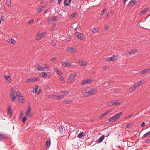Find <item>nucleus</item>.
<instances>
[{"mask_svg":"<svg viewBox=\"0 0 150 150\" xmlns=\"http://www.w3.org/2000/svg\"><path fill=\"white\" fill-rule=\"evenodd\" d=\"M6 138L5 136H4L3 134H0V140H2Z\"/></svg>","mask_w":150,"mask_h":150,"instance_id":"nucleus-29","label":"nucleus"},{"mask_svg":"<svg viewBox=\"0 0 150 150\" xmlns=\"http://www.w3.org/2000/svg\"><path fill=\"white\" fill-rule=\"evenodd\" d=\"M4 76L5 79H6V82L8 83H10L12 82V79L9 75L6 76V75H4Z\"/></svg>","mask_w":150,"mask_h":150,"instance_id":"nucleus-7","label":"nucleus"},{"mask_svg":"<svg viewBox=\"0 0 150 150\" xmlns=\"http://www.w3.org/2000/svg\"><path fill=\"white\" fill-rule=\"evenodd\" d=\"M115 59V57H109L108 59L107 60H108L109 61H113Z\"/></svg>","mask_w":150,"mask_h":150,"instance_id":"nucleus-26","label":"nucleus"},{"mask_svg":"<svg viewBox=\"0 0 150 150\" xmlns=\"http://www.w3.org/2000/svg\"><path fill=\"white\" fill-rule=\"evenodd\" d=\"M54 70L56 73L59 74V76L61 75L62 73L56 67L54 68Z\"/></svg>","mask_w":150,"mask_h":150,"instance_id":"nucleus-20","label":"nucleus"},{"mask_svg":"<svg viewBox=\"0 0 150 150\" xmlns=\"http://www.w3.org/2000/svg\"><path fill=\"white\" fill-rule=\"evenodd\" d=\"M67 0H64V6H68L69 5V3L67 2Z\"/></svg>","mask_w":150,"mask_h":150,"instance_id":"nucleus-38","label":"nucleus"},{"mask_svg":"<svg viewBox=\"0 0 150 150\" xmlns=\"http://www.w3.org/2000/svg\"><path fill=\"white\" fill-rule=\"evenodd\" d=\"M33 19H32L29 21L28 22V24H31L32 22H33Z\"/></svg>","mask_w":150,"mask_h":150,"instance_id":"nucleus-47","label":"nucleus"},{"mask_svg":"<svg viewBox=\"0 0 150 150\" xmlns=\"http://www.w3.org/2000/svg\"><path fill=\"white\" fill-rule=\"evenodd\" d=\"M94 81L93 79L90 78L87 79L83 80L81 82V85H83L85 84H88L93 83Z\"/></svg>","mask_w":150,"mask_h":150,"instance_id":"nucleus-3","label":"nucleus"},{"mask_svg":"<svg viewBox=\"0 0 150 150\" xmlns=\"http://www.w3.org/2000/svg\"><path fill=\"white\" fill-rule=\"evenodd\" d=\"M135 86H136V87H139V86L141 85L140 83V81H139L137 83L135 84Z\"/></svg>","mask_w":150,"mask_h":150,"instance_id":"nucleus-36","label":"nucleus"},{"mask_svg":"<svg viewBox=\"0 0 150 150\" xmlns=\"http://www.w3.org/2000/svg\"><path fill=\"white\" fill-rule=\"evenodd\" d=\"M128 146L129 147H131L133 145V144H130L129 143H127Z\"/></svg>","mask_w":150,"mask_h":150,"instance_id":"nucleus-60","label":"nucleus"},{"mask_svg":"<svg viewBox=\"0 0 150 150\" xmlns=\"http://www.w3.org/2000/svg\"><path fill=\"white\" fill-rule=\"evenodd\" d=\"M15 42V41L12 39L9 41V43H10L14 44Z\"/></svg>","mask_w":150,"mask_h":150,"instance_id":"nucleus-33","label":"nucleus"},{"mask_svg":"<svg viewBox=\"0 0 150 150\" xmlns=\"http://www.w3.org/2000/svg\"><path fill=\"white\" fill-rule=\"evenodd\" d=\"M24 100V98L22 96V95H21V97H20V98H19L18 99V100H20L19 101V102L20 103H22L23 102V100Z\"/></svg>","mask_w":150,"mask_h":150,"instance_id":"nucleus-27","label":"nucleus"},{"mask_svg":"<svg viewBox=\"0 0 150 150\" xmlns=\"http://www.w3.org/2000/svg\"><path fill=\"white\" fill-rule=\"evenodd\" d=\"M79 63L80 64V65L82 66H85L87 64V62H85L82 60L79 61Z\"/></svg>","mask_w":150,"mask_h":150,"instance_id":"nucleus-17","label":"nucleus"},{"mask_svg":"<svg viewBox=\"0 0 150 150\" xmlns=\"http://www.w3.org/2000/svg\"><path fill=\"white\" fill-rule=\"evenodd\" d=\"M77 33L75 34V36H77L78 38L81 40H83L85 38V35L83 33L77 32Z\"/></svg>","mask_w":150,"mask_h":150,"instance_id":"nucleus-4","label":"nucleus"},{"mask_svg":"<svg viewBox=\"0 0 150 150\" xmlns=\"http://www.w3.org/2000/svg\"><path fill=\"white\" fill-rule=\"evenodd\" d=\"M7 114L9 115L10 117L12 116V111L11 107L10 105L8 106V108L7 110Z\"/></svg>","mask_w":150,"mask_h":150,"instance_id":"nucleus-8","label":"nucleus"},{"mask_svg":"<svg viewBox=\"0 0 150 150\" xmlns=\"http://www.w3.org/2000/svg\"><path fill=\"white\" fill-rule=\"evenodd\" d=\"M136 88V86H135V85H134L133 86H132L131 87V88L129 89V90L130 91H132L134 89H135Z\"/></svg>","mask_w":150,"mask_h":150,"instance_id":"nucleus-30","label":"nucleus"},{"mask_svg":"<svg viewBox=\"0 0 150 150\" xmlns=\"http://www.w3.org/2000/svg\"><path fill=\"white\" fill-rule=\"evenodd\" d=\"M34 79L33 77H32L30 78V79H27V82H34Z\"/></svg>","mask_w":150,"mask_h":150,"instance_id":"nucleus-28","label":"nucleus"},{"mask_svg":"<svg viewBox=\"0 0 150 150\" xmlns=\"http://www.w3.org/2000/svg\"><path fill=\"white\" fill-rule=\"evenodd\" d=\"M62 0H59L58 1V3L59 4L62 1Z\"/></svg>","mask_w":150,"mask_h":150,"instance_id":"nucleus-64","label":"nucleus"},{"mask_svg":"<svg viewBox=\"0 0 150 150\" xmlns=\"http://www.w3.org/2000/svg\"><path fill=\"white\" fill-rule=\"evenodd\" d=\"M42 92V90L41 89L39 90L38 91V94H40Z\"/></svg>","mask_w":150,"mask_h":150,"instance_id":"nucleus-56","label":"nucleus"},{"mask_svg":"<svg viewBox=\"0 0 150 150\" xmlns=\"http://www.w3.org/2000/svg\"><path fill=\"white\" fill-rule=\"evenodd\" d=\"M105 135H103L101 136L99 139L97 143H100L104 139Z\"/></svg>","mask_w":150,"mask_h":150,"instance_id":"nucleus-15","label":"nucleus"},{"mask_svg":"<svg viewBox=\"0 0 150 150\" xmlns=\"http://www.w3.org/2000/svg\"><path fill=\"white\" fill-rule=\"evenodd\" d=\"M59 98H58V99L59 100H60L62 99L63 97L64 96V95H59Z\"/></svg>","mask_w":150,"mask_h":150,"instance_id":"nucleus-43","label":"nucleus"},{"mask_svg":"<svg viewBox=\"0 0 150 150\" xmlns=\"http://www.w3.org/2000/svg\"><path fill=\"white\" fill-rule=\"evenodd\" d=\"M62 92H64V96L68 95V94L69 92L68 91H62Z\"/></svg>","mask_w":150,"mask_h":150,"instance_id":"nucleus-41","label":"nucleus"},{"mask_svg":"<svg viewBox=\"0 0 150 150\" xmlns=\"http://www.w3.org/2000/svg\"><path fill=\"white\" fill-rule=\"evenodd\" d=\"M122 112L117 113L114 116L109 119V121L110 122L112 120H118L120 118V115L122 114Z\"/></svg>","mask_w":150,"mask_h":150,"instance_id":"nucleus-2","label":"nucleus"},{"mask_svg":"<svg viewBox=\"0 0 150 150\" xmlns=\"http://www.w3.org/2000/svg\"><path fill=\"white\" fill-rule=\"evenodd\" d=\"M106 10L105 8H104L103 9L101 12V13L100 14V15L102 16L104 13V12H105V10Z\"/></svg>","mask_w":150,"mask_h":150,"instance_id":"nucleus-45","label":"nucleus"},{"mask_svg":"<svg viewBox=\"0 0 150 150\" xmlns=\"http://www.w3.org/2000/svg\"><path fill=\"white\" fill-rule=\"evenodd\" d=\"M43 36V34H37V38L36 39V40H40V39Z\"/></svg>","mask_w":150,"mask_h":150,"instance_id":"nucleus-22","label":"nucleus"},{"mask_svg":"<svg viewBox=\"0 0 150 150\" xmlns=\"http://www.w3.org/2000/svg\"><path fill=\"white\" fill-rule=\"evenodd\" d=\"M27 119V118L25 116L23 117L22 119V122L23 123H24L26 121Z\"/></svg>","mask_w":150,"mask_h":150,"instance_id":"nucleus-40","label":"nucleus"},{"mask_svg":"<svg viewBox=\"0 0 150 150\" xmlns=\"http://www.w3.org/2000/svg\"><path fill=\"white\" fill-rule=\"evenodd\" d=\"M109 68V67L108 66H104L103 68V69L105 70L108 69Z\"/></svg>","mask_w":150,"mask_h":150,"instance_id":"nucleus-50","label":"nucleus"},{"mask_svg":"<svg viewBox=\"0 0 150 150\" xmlns=\"http://www.w3.org/2000/svg\"><path fill=\"white\" fill-rule=\"evenodd\" d=\"M59 80L61 81H64V78L62 76H61L60 78H59Z\"/></svg>","mask_w":150,"mask_h":150,"instance_id":"nucleus-46","label":"nucleus"},{"mask_svg":"<svg viewBox=\"0 0 150 150\" xmlns=\"http://www.w3.org/2000/svg\"><path fill=\"white\" fill-rule=\"evenodd\" d=\"M45 67H46V68L47 69H48V67L47 66V64H45Z\"/></svg>","mask_w":150,"mask_h":150,"instance_id":"nucleus-63","label":"nucleus"},{"mask_svg":"<svg viewBox=\"0 0 150 150\" xmlns=\"http://www.w3.org/2000/svg\"><path fill=\"white\" fill-rule=\"evenodd\" d=\"M84 135L83 133L82 132H80V133L78 134L77 137L79 138H82Z\"/></svg>","mask_w":150,"mask_h":150,"instance_id":"nucleus-24","label":"nucleus"},{"mask_svg":"<svg viewBox=\"0 0 150 150\" xmlns=\"http://www.w3.org/2000/svg\"><path fill=\"white\" fill-rule=\"evenodd\" d=\"M71 40V39L70 37H68L67 38V40L68 41H70Z\"/></svg>","mask_w":150,"mask_h":150,"instance_id":"nucleus-55","label":"nucleus"},{"mask_svg":"<svg viewBox=\"0 0 150 150\" xmlns=\"http://www.w3.org/2000/svg\"><path fill=\"white\" fill-rule=\"evenodd\" d=\"M128 6L130 7H131L133 6V4L132 3L131 1L128 4Z\"/></svg>","mask_w":150,"mask_h":150,"instance_id":"nucleus-35","label":"nucleus"},{"mask_svg":"<svg viewBox=\"0 0 150 150\" xmlns=\"http://www.w3.org/2000/svg\"><path fill=\"white\" fill-rule=\"evenodd\" d=\"M133 115V114H131L130 115H129L128 116V117H132V116Z\"/></svg>","mask_w":150,"mask_h":150,"instance_id":"nucleus-61","label":"nucleus"},{"mask_svg":"<svg viewBox=\"0 0 150 150\" xmlns=\"http://www.w3.org/2000/svg\"><path fill=\"white\" fill-rule=\"evenodd\" d=\"M62 64L66 67H69L71 65V63L68 62L64 61L62 62Z\"/></svg>","mask_w":150,"mask_h":150,"instance_id":"nucleus-10","label":"nucleus"},{"mask_svg":"<svg viewBox=\"0 0 150 150\" xmlns=\"http://www.w3.org/2000/svg\"><path fill=\"white\" fill-rule=\"evenodd\" d=\"M127 0H122L123 1L124 3V4L125 5L126 4V2L127 1Z\"/></svg>","mask_w":150,"mask_h":150,"instance_id":"nucleus-58","label":"nucleus"},{"mask_svg":"<svg viewBox=\"0 0 150 150\" xmlns=\"http://www.w3.org/2000/svg\"><path fill=\"white\" fill-rule=\"evenodd\" d=\"M57 20V18L56 17H54L53 18H51L49 19V20L51 21H52L54 20Z\"/></svg>","mask_w":150,"mask_h":150,"instance_id":"nucleus-31","label":"nucleus"},{"mask_svg":"<svg viewBox=\"0 0 150 150\" xmlns=\"http://www.w3.org/2000/svg\"><path fill=\"white\" fill-rule=\"evenodd\" d=\"M43 7H44V6H43L42 7H41V8H38L37 9V11H41L42 10V8H43Z\"/></svg>","mask_w":150,"mask_h":150,"instance_id":"nucleus-53","label":"nucleus"},{"mask_svg":"<svg viewBox=\"0 0 150 150\" xmlns=\"http://www.w3.org/2000/svg\"><path fill=\"white\" fill-rule=\"evenodd\" d=\"M46 144L47 146V148H48L49 146L51 145V140L50 138H49V139H47L46 142Z\"/></svg>","mask_w":150,"mask_h":150,"instance_id":"nucleus-18","label":"nucleus"},{"mask_svg":"<svg viewBox=\"0 0 150 150\" xmlns=\"http://www.w3.org/2000/svg\"><path fill=\"white\" fill-rule=\"evenodd\" d=\"M132 3V4H133V5L136 2V0H131Z\"/></svg>","mask_w":150,"mask_h":150,"instance_id":"nucleus-54","label":"nucleus"},{"mask_svg":"<svg viewBox=\"0 0 150 150\" xmlns=\"http://www.w3.org/2000/svg\"><path fill=\"white\" fill-rule=\"evenodd\" d=\"M76 75V73H73L69 77L70 80L72 81L73 79L74 78V77Z\"/></svg>","mask_w":150,"mask_h":150,"instance_id":"nucleus-19","label":"nucleus"},{"mask_svg":"<svg viewBox=\"0 0 150 150\" xmlns=\"http://www.w3.org/2000/svg\"><path fill=\"white\" fill-rule=\"evenodd\" d=\"M10 1V0H7V4L8 6H11V1Z\"/></svg>","mask_w":150,"mask_h":150,"instance_id":"nucleus-37","label":"nucleus"},{"mask_svg":"<svg viewBox=\"0 0 150 150\" xmlns=\"http://www.w3.org/2000/svg\"><path fill=\"white\" fill-rule=\"evenodd\" d=\"M145 125V123L144 122H142V124L141 125V126L142 127H143Z\"/></svg>","mask_w":150,"mask_h":150,"instance_id":"nucleus-49","label":"nucleus"},{"mask_svg":"<svg viewBox=\"0 0 150 150\" xmlns=\"http://www.w3.org/2000/svg\"><path fill=\"white\" fill-rule=\"evenodd\" d=\"M137 51V49H132L128 51L127 52H126L125 54L126 55H128L129 54L132 53L133 52H134Z\"/></svg>","mask_w":150,"mask_h":150,"instance_id":"nucleus-12","label":"nucleus"},{"mask_svg":"<svg viewBox=\"0 0 150 150\" xmlns=\"http://www.w3.org/2000/svg\"><path fill=\"white\" fill-rule=\"evenodd\" d=\"M15 91L12 88H11L10 97L12 99V101H14L15 100V98H16V97L15 94Z\"/></svg>","mask_w":150,"mask_h":150,"instance_id":"nucleus-5","label":"nucleus"},{"mask_svg":"<svg viewBox=\"0 0 150 150\" xmlns=\"http://www.w3.org/2000/svg\"><path fill=\"white\" fill-rule=\"evenodd\" d=\"M110 112L109 111H106L104 113H102L101 115L100 116V118H102L103 117L104 115H106L107 114L109 113V112Z\"/></svg>","mask_w":150,"mask_h":150,"instance_id":"nucleus-25","label":"nucleus"},{"mask_svg":"<svg viewBox=\"0 0 150 150\" xmlns=\"http://www.w3.org/2000/svg\"><path fill=\"white\" fill-rule=\"evenodd\" d=\"M67 50L68 52L73 53H75V49L73 47H68L67 49Z\"/></svg>","mask_w":150,"mask_h":150,"instance_id":"nucleus-11","label":"nucleus"},{"mask_svg":"<svg viewBox=\"0 0 150 150\" xmlns=\"http://www.w3.org/2000/svg\"><path fill=\"white\" fill-rule=\"evenodd\" d=\"M31 106L30 105V103H28V110L26 112V114L27 115H29L30 114V113L31 112Z\"/></svg>","mask_w":150,"mask_h":150,"instance_id":"nucleus-13","label":"nucleus"},{"mask_svg":"<svg viewBox=\"0 0 150 150\" xmlns=\"http://www.w3.org/2000/svg\"><path fill=\"white\" fill-rule=\"evenodd\" d=\"M109 28V26L108 25H106L105 27V30H107Z\"/></svg>","mask_w":150,"mask_h":150,"instance_id":"nucleus-52","label":"nucleus"},{"mask_svg":"<svg viewBox=\"0 0 150 150\" xmlns=\"http://www.w3.org/2000/svg\"><path fill=\"white\" fill-rule=\"evenodd\" d=\"M35 68L38 71H43V70L45 68L44 67L39 65L38 64H37L35 65Z\"/></svg>","mask_w":150,"mask_h":150,"instance_id":"nucleus-6","label":"nucleus"},{"mask_svg":"<svg viewBox=\"0 0 150 150\" xmlns=\"http://www.w3.org/2000/svg\"><path fill=\"white\" fill-rule=\"evenodd\" d=\"M150 142V139H147L146 141V143H149Z\"/></svg>","mask_w":150,"mask_h":150,"instance_id":"nucleus-57","label":"nucleus"},{"mask_svg":"<svg viewBox=\"0 0 150 150\" xmlns=\"http://www.w3.org/2000/svg\"><path fill=\"white\" fill-rule=\"evenodd\" d=\"M50 73L47 72H43L42 73L41 75H40V77H45L46 76H48L49 75Z\"/></svg>","mask_w":150,"mask_h":150,"instance_id":"nucleus-16","label":"nucleus"},{"mask_svg":"<svg viewBox=\"0 0 150 150\" xmlns=\"http://www.w3.org/2000/svg\"><path fill=\"white\" fill-rule=\"evenodd\" d=\"M33 78L34 79V81H38L39 79L37 77H33Z\"/></svg>","mask_w":150,"mask_h":150,"instance_id":"nucleus-51","label":"nucleus"},{"mask_svg":"<svg viewBox=\"0 0 150 150\" xmlns=\"http://www.w3.org/2000/svg\"><path fill=\"white\" fill-rule=\"evenodd\" d=\"M109 105L110 106H113L114 105H117L120 104V103L118 102L117 101H111L108 103Z\"/></svg>","mask_w":150,"mask_h":150,"instance_id":"nucleus-9","label":"nucleus"},{"mask_svg":"<svg viewBox=\"0 0 150 150\" xmlns=\"http://www.w3.org/2000/svg\"><path fill=\"white\" fill-rule=\"evenodd\" d=\"M92 31L93 33H95L97 32V30L95 28H93L92 29Z\"/></svg>","mask_w":150,"mask_h":150,"instance_id":"nucleus-48","label":"nucleus"},{"mask_svg":"<svg viewBox=\"0 0 150 150\" xmlns=\"http://www.w3.org/2000/svg\"><path fill=\"white\" fill-rule=\"evenodd\" d=\"M56 97V95H53V97H52L53 98H55Z\"/></svg>","mask_w":150,"mask_h":150,"instance_id":"nucleus-62","label":"nucleus"},{"mask_svg":"<svg viewBox=\"0 0 150 150\" xmlns=\"http://www.w3.org/2000/svg\"><path fill=\"white\" fill-rule=\"evenodd\" d=\"M97 91V89L96 88H90L87 89L86 90V92L83 93V94L86 95V94L88 95H87V96L88 95H90L91 94H93L94 93H96Z\"/></svg>","mask_w":150,"mask_h":150,"instance_id":"nucleus-1","label":"nucleus"},{"mask_svg":"<svg viewBox=\"0 0 150 150\" xmlns=\"http://www.w3.org/2000/svg\"><path fill=\"white\" fill-rule=\"evenodd\" d=\"M16 94L19 97H21V94L18 91H17L16 92Z\"/></svg>","mask_w":150,"mask_h":150,"instance_id":"nucleus-44","label":"nucleus"},{"mask_svg":"<svg viewBox=\"0 0 150 150\" xmlns=\"http://www.w3.org/2000/svg\"><path fill=\"white\" fill-rule=\"evenodd\" d=\"M147 135H149V136H150V131L149 132H147L146 134H145L144 135V137H146Z\"/></svg>","mask_w":150,"mask_h":150,"instance_id":"nucleus-34","label":"nucleus"},{"mask_svg":"<svg viewBox=\"0 0 150 150\" xmlns=\"http://www.w3.org/2000/svg\"><path fill=\"white\" fill-rule=\"evenodd\" d=\"M52 45H53V46H54V45L55 44V42H54V41H53L52 42Z\"/></svg>","mask_w":150,"mask_h":150,"instance_id":"nucleus-59","label":"nucleus"},{"mask_svg":"<svg viewBox=\"0 0 150 150\" xmlns=\"http://www.w3.org/2000/svg\"><path fill=\"white\" fill-rule=\"evenodd\" d=\"M59 132L60 133H62L63 132V127L61 126H60L59 127Z\"/></svg>","mask_w":150,"mask_h":150,"instance_id":"nucleus-32","label":"nucleus"},{"mask_svg":"<svg viewBox=\"0 0 150 150\" xmlns=\"http://www.w3.org/2000/svg\"><path fill=\"white\" fill-rule=\"evenodd\" d=\"M4 16L3 15H1V18L0 19V24H1L2 21H4V19H3Z\"/></svg>","mask_w":150,"mask_h":150,"instance_id":"nucleus-42","label":"nucleus"},{"mask_svg":"<svg viewBox=\"0 0 150 150\" xmlns=\"http://www.w3.org/2000/svg\"><path fill=\"white\" fill-rule=\"evenodd\" d=\"M72 100H68L66 101V103L67 104H70L72 103Z\"/></svg>","mask_w":150,"mask_h":150,"instance_id":"nucleus-39","label":"nucleus"},{"mask_svg":"<svg viewBox=\"0 0 150 150\" xmlns=\"http://www.w3.org/2000/svg\"><path fill=\"white\" fill-rule=\"evenodd\" d=\"M148 9L147 8H146L144 9L140 13V15H142L143 14H144L148 10Z\"/></svg>","mask_w":150,"mask_h":150,"instance_id":"nucleus-23","label":"nucleus"},{"mask_svg":"<svg viewBox=\"0 0 150 150\" xmlns=\"http://www.w3.org/2000/svg\"><path fill=\"white\" fill-rule=\"evenodd\" d=\"M38 88V86L37 85H36L35 87V88L33 89V91L34 93H36L37 92V90Z\"/></svg>","mask_w":150,"mask_h":150,"instance_id":"nucleus-21","label":"nucleus"},{"mask_svg":"<svg viewBox=\"0 0 150 150\" xmlns=\"http://www.w3.org/2000/svg\"><path fill=\"white\" fill-rule=\"evenodd\" d=\"M150 70V68L146 69L144 70H142L140 72V73L143 74L149 71Z\"/></svg>","mask_w":150,"mask_h":150,"instance_id":"nucleus-14","label":"nucleus"}]
</instances>
